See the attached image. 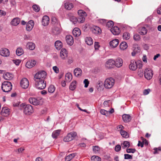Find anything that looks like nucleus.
<instances>
[{
    "instance_id": "72a5a7b5",
    "label": "nucleus",
    "mask_w": 161,
    "mask_h": 161,
    "mask_svg": "<svg viewBox=\"0 0 161 161\" xmlns=\"http://www.w3.org/2000/svg\"><path fill=\"white\" fill-rule=\"evenodd\" d=\"M147 30L145 27H142L140 28L139 30V33L140 34L142 35H144L147 33Z\"/></svg>"
},
{
    "instance_id": "58836bf2",
    "label": "nucleus",
    "mask_w": 161,
    "mask_h": 161,
    "mask_svg": "<svg viewBox=\"0 0 161 161\" xmlns=\"http://www.w3.org/2000/svg\"><path fill=\"white\" fill-rule=\"evenodd\" d=\"M85 42L88 45H91L93 43L92 39L90 37H87L85 39Z\"/></svg>"
},
{
    "instance_id": "37998d69",
    "label": "nucleus",
    "mask_w": 161,
    "mask_h": 161,
    "mask_svg": "<svg viewBox=\"0 0 161 161\" xmlns=\"http://www.w3.org/2000/svg\"><path fill=\"white\" fill-rule=\"evenodd\" d=\"M75 156V153H72L71 154L65 158V160L66 161H70L72 158H73Z\"/></svg>"
},
{
    "instance_id": "423d86ee",
    "label": "nucleus",
    "mask_w": 161,
    "mask_h": 161,
    "mask_svg": "<svg viewBox=\"0 0 161 161\" xmlns=\"http://www.w3.org/2000/svg\"><path fill=\"white\" fill-rule=\"evenodd\" d=\"M114 80L112 78L107 79L105 81L104 86L106 88H111L114 83Z\"/></svg>"
},
{
    "instance_id": "0e129e2a",
    "label": "nucleus",
    "mask_w": 161,
    "mask_h": 161,
    "mask_svg": "<svg viewBox=\"0 0 161 161\" xmlns=\"http://www.w3.org/2000/svg\"><path fill=\"white\" fill-rule=\"evenodd\" d=\"M13 62L16 65H19L21 62V61L17 59L16 60H13Z\"/></svg>"
},
{
    "instance_id": "69168bd1",
    "label": "nucleus",
    "mask_w": 161,
    "mask_h": 161,
    "mask_svg": "<svg viewBox=\"0 0 161 161\" xmlns=\"http://www.w3.org/2000/svg\"><path fill=\"white\" fill-rule=\"evenodd\" d=\"M150 91V90L149 89H145L143 92V94L144 95H147L148 94Z\"/></svg>"
},
{
    "instance_id": "338daca9",
    "label": "nucleus",
    "mask_w": 161,
    "mask_h": 161,
    "mask_svg": "<svg viewBox=\"0 0 161 161\" xmlns=\"http://www.w3.org/2000/svg\"><path fill=\"white\" fill-rule=\"evenodd\" d=\"M99 47V45L98 42H95L94 43V47L95 49H97Z\"/></svg>"
},
{
    "instance_id": "cd10ccee",
    "label": "nucleus",
    "mask_w": 161,
    "mask_h": 161,
    "mask_svg": "<svg viewBox=\"0 0 161 161\" xmlns=\"http://www.w3.org/2000/svg\"><path fill=\"white\" fill-rule=\"evenodd\" d=\"M122 119L125 122H128L131 120V117L129 114H123L122 116Z\"/></svg>"
},
{
    "instance_id": "39448f33",
    "label": "nucleus",
    "mask_w": 161,
    "mask_h": 161,
    "mask_svg": "<svg viewBox=\"0 0 161 161\" xmlns=\"http://www.w3.org/2000/svg\"><path fill=\"white\" fill-rule=\"evenodd\" d=\"M1 88L3 92H8L12 89V85L9 81H5L3 83Z\"/></svg>"
},
{
    "instance_id": "79ce46f5",
    "label": "nucleus",
    "mask_w": 161,
    "mask_h": 161,
    "mask_svg": "<svg viewBox=\"0 0 161 161\" xmlns=\"http://www.w3.org/2000/svg\"><path fill=\"white\" fill-rule=\"evenodd\" d=\"M60 132V130H57L53 131L52 134V137L54 138H56L59 136Z\"/></svg>"
},
{
    "instance_id": "a19ab883",
    "label": "nucleus",
    "mask_w": 161,
    "mask_h": 161,
    "mask_svg": "<svg viewBox=\"0 0 161 161\" xmlns=\"http://www.w3.org/2000/svg\"><path fill=\"white\" fill-rule=\"evenodd\" d=\"M76 81L74 80L72 83H71L69 86V89L70 90L73 91L76 87Z\"/></svg>"
},
{
    "instance_id": "aec40b11",
    "label": "nucleus",
    "mask_w": 161,
    "mask_h": 161,
    "mask_svg": "<svg viewBox=\"0 0 161 161\" xmlns=\"http://www.w3.org/2000/svg\"><path fill=\"white\" fill-rule=\"evenodd\" d=\"M133 51L131 53V55L132 56H134L136 53L140 52V48L138 45L137 44L134 45L133 47Z\"/></svg>"
},
{
    "instance_id": "c85d7f7f",
    "label": "nucleus",
    "mask_w": 161,
    "mask_h": 161,
    "mask_svg": "<svg viewBox=\"0 0 161 161\" xmlns=\"http://www.w3.org/2000/svg\"><path fill=\"white\" fill-rule=\"evenodd\" d=\"M73 34L75 36H79L81 34L80 29L78 28H75L73 31Z\"/></svg>"
},
{
    "instance_id": "7ed1b4c3",
    "label": "nucleus",
    "mask_w": 161,
    "mask_h": 161,
    "mask_svg": "<svg viewBox=\"0 0 161 161\" xmlns=\"http://www.w3.org/2000/svg\"><path fill=\"white\" fill-rule=\"evenodd\" d=\"M35 87L39 90H43L46 86V82L45 80H34Z\"/></svg>"
},
{
    "instance_id": "2f4dec72",
    "label": "nucleus",
    "mask_w": 161,
    "mask_h": 161,
    "mask_svg": "<svg viewBox=\"0 0 161 161\" xmlns=\"http://www.w3.org/2000/svg\"><path fill=\"white\" fill-rule=\"evenodd\" d=\"M74 75L75 76L79 77L81 75L82 73V70L80 68H77L74 69Z\"/></svg>"
},
{
    "instance_id": "4d7b16f0",
    "label": "nucleus",
    "mask_w": 161,
    "mask_h": 161,
    "mask_svg": "<svg viewBox=\"0 0 161 161\" xmlns=\"http://www.w3.org/2000/svg\"><path fill=\"white\" fill-rule=\"evenodd\" d=\"M121 148V147L120 145H117L115 147V150L117 152H118L120 150Z\"/></svg>"
},
{
    "instance_id": "c756f323",
    "label": "nucleus",
    "mask_w": 161,
    "mask_h": 161,
    "mask_svg": "<svg viewBox=\"0 0 161 161\" xmlns=\"http://www.w3.org/2000/svg\"><path fill=\"white\" fill-rule=\"evenodd\" d=\"M26 47L30 50H33L35 48V44L32 42H29L26 44Z\"/></svg>"
},
{
    "instance_id": "412c9836",
    "label": "nucleus",
    "mask_w": 161,
    "mask_h": 161,
    "mask_svg": "<svg viewBox=\"0 0 161 161\" xmlns=\"http://www.w3.org/2000/svg\"><path fill=\"white\" fill-rule=\"evenodd\" d=\"M119 43V41L117 39H114L111 41L109 42V45L112 48L116 47Z\"/></svg>"
},
{
    "instance_id": "ea45409f",
    "label": "nucleus",
    "mask_w": 161,
    "mask_h": 161,
    "mask_svg": "<svg viewBox=\"0 0 161 161\" xmlns=\"http://www.w3.org/2000/svg\"><path fill=\"white\" fill-rule=\"evenodd\" d=\"M65 77L66 81L69 82L72 78V75L71 73H68L65 75Z\"/></svg>"
},
{
    "instance_id": "6e6d98bb",
    "label": "nucleus",
    "mask_w": 161,
    "mask_h": 161,
    "mask_svg": "<svg viewBox=\"0 0 161 161\" xmlns=\"http://www.w3.org/2000/svg\"><path fill=\"white\" fill-rule=\"evenodd\" d=\"M136 150L135 149L129 148L127 149L126 150V152L128 153H134L136 152Z\"/></svg>"
},
{
    "instance_id": "4c0bfd02",
    "label": "nucleus",
    "mask_w": 161,
    "mask_h": 161,
    "mask_svg": "<svg viewBox=\"0 0 161 161\" xmlns=\"http://www.w3.org/2000/svg\"><path fill=\"white\" fill-rule=\"evenodd\" d=\"M17 55L20 56L24 53V51L22 48L20 47L18 48L16 51Z\"/></svg>"
},
{
    "instance_id": "1a4fd4ad",
    "label": "nucleus",
    "mask_w": 161,
    "mask_h": 161,
    "mask_svg": "<svg viewBox=\"0 0 161 161\" xmlns=\"http://www.w3.org/2000/svg\"><path fill=\"white\" fill-rule=\"evenodd\" d=\"M20 86L23 89L27 88L29 86V82L28 80L25 78H22L20 81Z\"/></svg>"
},
{
    "instance_id": "a878e982",
    "label": "nucleus",
    "mask_w": 161,
    "mask_h": 161,
    "mask_svg": "<svg viewBox=\"0 0 161 161\" xmlns=\"http://www.w3.org/2000/svg\"><path fill=\"white\" fill-rule=\"evenodd\" d=\"M54 45L56 49L60 50L63 47L62 42L59 40H57L55 42Z\"/></svg>"
},
{
    "instance_id": "bf43d9fd",
    "label": "nucleus",
    "mask_w": 161,
    "mask_h": 161,
    "mask_svg": "<svg viewBox=\"0 0 161 161\" xmlns=\"http://www.w3.org/2000/svg\"><path fill=\"white\" fill-rule=\"evenodd\" d=\"M134 39L136 41H139L140 39V36L138 34H135L134 36Z\"/></svg>"
},
{
    "instance_id": "e433bc0d",
    "label": "nucleus",
    "mask_w": 161,
    "mask_h": 161,
    "mask_svg": "<svg viewBox=\"0 0 161 161\" xmlns=\"http://www.w3.org/2000/svg\"><path fill=\"white\" fill-rule=\"evenodd\" d=\"M121 146L122 148L125 149V148H128L129 147L130 144L129 142L128 141H124L123 143L121 144Z\"/></svg>"
},
{
    "instance_id": "5fc2aeb1",
    "label": "nucleus",
    "mask_w": 161,
    "mask_h": 161,
    "mask_svg": "<svg viewBox=\"0 0 161 161\" xmlns=\"http://www.w3.org/2000/svg\"><path fill=\"white\" fill-rule=\"evenodd\" d=\"M124 158L125 159H132V157L129 154H124Z\"/></svg>"
},
{
    "instance_id": "9d476101",
    "label": "nucleus",
    "mask_w": 161,
    "mask_h": 161,
    "mask_svg": "<svg viewBox=\"0 0 161 161\" xmlns=\"http://www.w3.org/2000/svg\"><path fill=\"white\" fill-rule=\"evenodd\" d=\"M86 17L82 16H79L78 19H77L75 17H72L73 20H71V21L74 24H75L77 23V22H78L80 23H82L84 22L85 21V18Z\"/></svg>"
},
{
    "instance_id": "de8ad7c7",
    "label": "nucleus",
    "mask_w": 161,
    "mask_h": 161,
    "mask_svg": "<svg viewBox=\"0 0 161 161\" xmlns=\"http://www.w3.org/2000/svg\"><path fill=\"white\" fill-rule=\"evenodd\" d=\"M32 8L33 10L36 12H38L40 9L39 6L36 4L33 5L32 6Z\"/></svg>"
},
{
    "instance_id": "4be33fe9",
    "label": "nucleus",
    "mask_w": 161,
    "mask_h": 161,
    "mask_svg": "<svg viewBox=\"0 0 161 161\" xmlns=\"http://www.w3.org/2000/svg\"><path fill=\"white\" fill-rule=\"evenodd\" d=\"M36 61L35 60L29 61L26 63L25 66L28 68H31L35 66Z\"/></svg>"
},
{
    "instance_id": "774afa93",
    "label": "nucleus",
    "mask_w": 161,
    "mask_h": 161,
    "mask_svg": "<svg viewBox=\"0 0 161 161\" xmlns=\"http://www.w3.org/2000/svg\"><path fill=\"white\" fill-rule=\"evenodd\" d=\"M6 13L5 11L0 10V15H5L6 14Z\"/></svg>"
},
{
    "instance_id": "49530a36",
    "label": "nucleus",
    "mask_w": 161,
    "mask_h": 161,
    "mask_svg": "<svg viewBox=\"0 0 161 161\" xmlns=\"http://www.w3.org/2000/svg\"><path fill=\"white\" fill-rule=\"evenodd\" d=\"M78 13L79 15V16L86 17V12L82 10H79L78 11Z\"/></svg>"
},
{
    "instance_id": "09e8293b",
    "label": "nucleus",
    "mask_w": 161,
    "mask_h": 161,
    "mask_svg": "<svg viewBox=\"0 0 161 161\" xmlns=\"http://www.w3.org/2000/svg\"><path fill=\"white\" fill-rule=\"evenodd\" d=\"M93 150L95 153H99L100 151V148L98 146L93 147Z\"/></svg>"
},
{
    "instance_id": "f704fd0d",
    "label": "nucleus",
    "mask_w": 161,
    "mask_h": 161,
    "mask_svg": "<svg viewBox=\"0 0 161 161\" xmlns=\"http://www.w3.org/2000/svg\"><path fill=\"white\" fill-rule=\"evenodd\" d=\"M127 43L125 42H122L119 45L120 49L122 50L125 49L127 48Z\"/></svg>"
},
{
    "instance_id": "2eb2a0df",
    "label": "nucleus",
    "mask_w": 161,
    "mask_h": 161,
    "mask_svg": "<svg viewBox=\"0 0 161 161\" xmlns=\"http://www.w3.org/2000/svg\"><path fill=\"white\" fill-rule=\"evenodd\" d=\"M91 30L95 34H98L101 33V30L100 28L96 26H93L91 27Z\"/></svg>"
},
{
    "instance_id": "0eeeda50",
    "label": "nucleus",
    "mask_w": 161,
    "mask_h": 161,
    "mask_svg": "<svg viewBox=\"0 0 161 161\" xmlns=\"http://www.w3.org/2000/svg\"><path fill=\"white\" fill-rule=\"evenodd\" d=\"M77 134L76 132L72 131L68 133L67 136L64 138V141L65 142L70 141L74 140L77 136Z\"/></svg>"
},
{
    "instance_id": "3c124183",
    "label": "nucleus",
    "mask_w": 161,
    "mask_h": 161,
    "mask_svg": "<svg viewBox=\"0 0 161 161\" xmlns=\"http://www.w3.org/2000/svg\"><path fill=\"white\" fill-rule=\"evenodd\" d=\"M92 161H101V158L97 156H93L91 158Z\"/></svg>"
},
{
    "instance_id": "7c9ffc66",
    "label": "nucleus",
    "mask_w": 161,
    "mask_h": 161,
    "mask_svg": "<svg viewBox=\"0 0 161 161\" xmlns=\"http://www.w3.org/2000/svg\"><path fill=\"white\" fill-rule=\"evenodd\" d=\"M19 19L18 18H14L12 20L11 22V24L13 25L16 26L19 24Z\"/></svg>"
},
{
    "instance_id": "bb28decb",
    "label": "nucleus",
    "mask_w": 161,
    "mask_h": 161,
    "mask_svg": "<svg viewBox=\"0 0 161 161\" xmlns=\"http://www.w3.org/2000/svg\"><path fill=\"white\" fill-rule=\"evenodd\" d=\"M141 139L142 140V142H141L140 141H139L137 144L138 146H140L141 147H143L144 144L146 145H148L147 141L146 139L142 137H141Z\"/></svg>"
},
{
    "instance_id": "f03ea898",
    "label": "nucleus",
    "mask_w": 161,
    "mask_h": 161,
    "mask_svg": "<svg viewBox=\"0 0 161 161\" xmlns=\"http://www.w3.org/2000/svg\"><path fill=\"white\" fill-rule=\"evenodd\" d=\"M47 76L46 72L43 70H41L37 72L35 75L34 80H45Z\"/></svg>"
},
{
    "instance_id": "b1692460",
    "label": "nucleus",
    "mask_w": 161,
    "mask_h": 161,
    "mask_svg": "<svg viewBox=\"0 0 161 161\" xmlns=\"http://www.w3.org/2000/svg\"><path fill=\"white\" fill-rule=\"evenodd\" d=\"M3 77L5 79L7 80H10L13 79V75L12 74L7 72L3 74Z\"/></svg>"
},
{
    "instance_id": "f3484780",
    "label": "nucleus",
    "mask_w": 161,
    "mask_h": 161,
    "mask_svg": "<svg viewBox=\"0 0 161 161\" xmlns=\"http://www.w3.org/2000/svg\"><path fill=\"white\" fill-rule=\"evenodd\" d=\"M68 55L67 52L66 50L64 48H62L60 52V56L61 58L64 59L67 57Z\"/></svg>"
},
{
    "instance_id": "473e14b6",
    "label": "nucleus",
    "mask_w": 161,
    "mask_h": 161,
    "mask_svg": "<svg viewBox=\"0 0 161 161\" xmlns=\"http://www.w3.org/2000/svg\"><path fill=\"white\" fill-rule=\"evenodd\" d=\"M64 7L66 9L70 10L73 8V6L71 3L67 2L64 3Z\"/></svg>"
},
{
    "instance_id": "a18cd8bd",
    "label": "nucleus",
    "mask_w": 161,
    "mask_h": 161,
    "mask_svg": "<svg viewBox=\"0 0 161 161\" xmlns=\"http://www.w3.org/2000/svg\"><path fill=\"white\" fill-rule=\"evenodd\" d=\"M121 135L125 138H127L129 137V135L128 133L125 131L123 130H120V131Z\"/></svg>"
},
{
    "instance_id": "864d4df0",
    "label": "nucleus",
    "mask_w": 161,
    "mask_h": 161,
    "mask_svg": "<svg viewBox=\"0 0 161 161\" xmlns=\"http://www.w3.org/2000/svg\"><path fill=\"white\" fill-rule=\"evenodd\" d=\"M100 112L101 114L106 116H107L108 113V111L104 109H101Z\"/></svg>"
},
{
    "instance_id": "e2e57ef3",
    "label": "nucleus",
    "mask_w": 161,
    "mask_h": 161,
    "mask_svg": "<svg viewBox=\"0 0 161 161\" xmlns=\"http://www.w3.org/2000/svg\"><path fill=\"white\" fill-rule=\"evenodd\" d=\"M53 69L55 73H58L59 72V69L57 66H53Z\"/></svg>"
},
{
    "instance_id": "f257e3e1",
    "label": "nucleus",
    "mask_w": 161,
    "mask_h": 161,
    "mask_svg": "<svg viewBox=\"0 0 161 161\" xmlns=\"http://www.w3.org/2000/svg\"><path fill=\"white\" fill-rule=\"evenodd\" d=\"M20 109H24L23 112L25 115H29L33 112L32 106L30 104L25 105L24 103L20 104Z\"/></svg>"
},
{
    "instance_id": "a211bd4d",
    "label": "nucleus",
    "mask_w": 161,
    "mask_h": 161,
    "mask_svg": "<svg viewBox=\"0 0 161 161\" xmlns=\"http://www.w3.org/2000/svg\"><path fill=\"white\" fill-rule=\"evenodd\" d=\"M49 17L46 15L44 16L42 19V25L44 26L47 25L49 24Z\"/></svg>"
},
{
    "instance_id": "4468645a",
    "label": "nucleus",
    "mask_w": 161,
    "mask_h": 161,
    "mask_svg": "<svg viewBox=\"0 0 161 161\" xmlns=\"http://www.w3.org/2000/svg\"><path fill=\"white\" fill-rule=\"evenodd\" d=\"M115 64V61L112 59H109L106 62L105 64V66L108 68H113Z\"/></svg>"
},
{
    "instance_id": "6e6552de",
    "label": "nucleus",
    "mask_w": 161,
    "mask_h": 161,
    "mask_svg": "<svg viewBox=\"0 0 161 161\" xmlns=\"http://www.w3.org/2000/svg\"><path fill=\"white\" fill-rule=\"evenodd\" d=\"M153 73L152 70L150 69H146L144 71V76L148 80L151 79L153 76Z\"/></svg>"
},
{
    "instance_id": "20e7f679",
    "label": "nucleus",
    "mask_w": 161,
    "mask_h": 161,
    "mask_svg": "<svg viewBox=\"0 0 161 161\" xmlns=\"http://www.w3.org/2000/svg\"><path fill=\"white\" fill-rule=\"evenodd\" d=\"M29 103L35 105H41L43 103L42 98L41 97H30L29 99Z\"/></svg>"
},
{
    "instance_id": "603ef678",
    "label": "nucleus",
    "mask_w": 161,
    "mask_h": 161,
    "mask_svg": "<svg viewBox=\"0 0 161 161\" xmlns=\"http://www.w3.org/2000/svg\"><path fill=\"white\" fill-rule=\"evenodd\" d=\"M114 25V22L112 21H110L107 22L106 24V26L108 28H110Z\"/></svg>"
},
{
    "instance_id": "393cba45",
    "label": "nucleus",
    "mask_w": 161,
    "mask_h": 161,
    "mask_svg": "<svg viewBox=\"0 0 161 161\" xmlns=\"http://www.w3.org/2000/svg\"><path fill=\"white\" fill-rule=\"evenodd\" d=\"M123 63L122 59L119 58L117 59L115 61L114 65H115L116 67L119 68L122 65Z\"/></svg>"
},
{
    "instance_id": "c03bdc74",
    "label": "nucleus",
    "mask_w": 161,
    "mask_h": 161,
    "mask_svg": "<svg viewBox=\"0 0 161 161\" xmlns=\"http://www.w3.org/2000/svg\"><path fill=\"white\" fill-rule=\"evenodd\" d=\"M58 21L56 17L52 16L51 19V24H53L56 26L58 24Z\"/></svg>"
},
{
    "instance_id": "dca6fc26",
    "label": "nucleus",
    "mask_w": 161,
    "mask_h": 161,
    "mask_svg": "<svg viewBox=\"0 0 161 161\" xmlns=\"http://www.w3.org/2000/svg\"><path fill=\"white\" fill-rule=\"evenodd\" d=\"M137 62L134 60H131L130 61V64L129 66L130 69L132 70H135L137 68Z\"/></svg>"
},
{
    "instance_id": "5701e85b",
    "label": "nucleus",
    "mask_w": 161,
    "mask_h": 161,
    "mask_svg": "<svg viewBox=\"0 0 161 161\" xmlns=\"http://www.w3.org/2000/svg\"><path fill=\"white\" fill-rule=\"evenodd\" d=\"M112 33L115 35H118L120 31L119 28L117 26H115L110 29Z\"/></svg>"
},
{
    "instance_id": "6ab92c4d",
    "label": "nucleus",
    "mask_w": 161,
    "mask_h": 161,
    "mask_svg": "<svg viewBox=\"0 0 161 161\" xmlns=\"http://www.w3.org/2000/svg\"><path fill=\"white\" fill-rule=\"evenodd\" d=\"M67 43L69 45H72L74 43V39L72 36L70 35H67L66 37Z\"/></svg>"
},
{
    "instance_id": "13d9d810",
    "label": "nucleus",
    "mask_w": 161,
    "mask_h": 161,
    "mask_svg": "<svg viewBox=\"0 0 161 161\" xmlns=\"http://www.w3.org/2000/svg\"><path fill=\"white\" fill-rule=\"evenodd\" d=\"M84 83L85 84V87L86 88L89 85V81H88V79H85L83 81Z\"/></svg>"
},
{
    "instance_id": "ddd939ff",
    "label": "nucleus",
    "mask_w": 161,
    "mask_h": 161,
    "mask_svg": "<svg viewBox=\"0 0 161 161\" xmlns=\"http://www.w3.org/2000/svg\"><path fill=\"white\" fill-rule=\"evenodd\" d=\"M34 22L33 20H30L26 25V29L27 31H31L33 28Z\"/></svg>"
},
{
    "instance_id": "f8f14e48",
    "label": "nucleus",
    "mask_w": 161,
    "mask_h": 161,
    "mask_svg": "<svg viewBox=\"0 0 161 161\" xmlns=\"http://www.w3.org/2000/svg\"><path fill=\"white\" fill-rule=\"evenodd\" d=\"M10 113L9 108L4 107L2 108L1 114V115L4 116H8Z\"/></svg>"
},
{
    "instance_id": "052dcab7",
    "label": "nucleus",
    "mask_w": 161,
    "mask_h": 161,
    "mask_svg": "<svg viewBox=\"0 0 161 161\" xmlns=\"http://www.w3.org/2000/svg\"><path fill=\"white\" fill-rule=\"evenodd\" d=\"M153 150L154 151L153 152V153L155 154L158 153V152L160 151L161 150V148L160 147H159L158 148H155Z\"/></svg>"
},
{
    "instance_id": "9b49d317",
    "label": "nucleus",
    "mask_w": 161,
    "mask_h": 161,
    "mask_svg": "<svg viewBox=\"0 0 161 161\" xmlns=\"http://www.w3.org/2000/svg\"><path fill=\"white\" fill-rule=\"evenodd\" d=\"M0 54L3 56L7 57L10 55L9 51L7 48H3L0 50Z\"/></svg>"
},
{
    "instance_id": "8fccbe9b",
    "label": "nucleus",
    "mask_w": 161,
    "mask_h": 161,
    "mask_svg": "<svg viewBox=\"0 0 161 161\" xmlns=\"http://www.w3.org/2000/svg\"><path fill=\"white\" fill-rule=\"evenodd\" d=\"M123 36L124 39H125L126 40H128L130 37V34L128 32H125L124 33Z\"/></svg>"
},
{
    "instance_id": "680f3d73",
    "label": "nucleus",
    "mask_w": 161,
    "mask_h": 161,
    "mask_svg": "<svg viewBox=\"0 0 161 161\" xmlns=\"http://www.w3.org/2000/svg\"><path fill=\"white\" fill-rule=\"evenodd\" d=\"M137 68H138L139 69L142 68V65L140 61H137Z\"/></svg>"
},
{
    "instance_id": "c9c22d12",
    "label": "nucleus",
    "mask_w": 161,
    "mask_h": 161,
    "mask_svg": "<svg viewBox=\"0 0 161 161\" xmlns=\"http://www.w3.org/2000/svg\"><path fill=\"white\" fill-rule=\"evenodd\" d=\"M61 32V30L58 27H55L52 30V33L55 35H57L59 34Z\"/></svg>"
}]
</instances>
